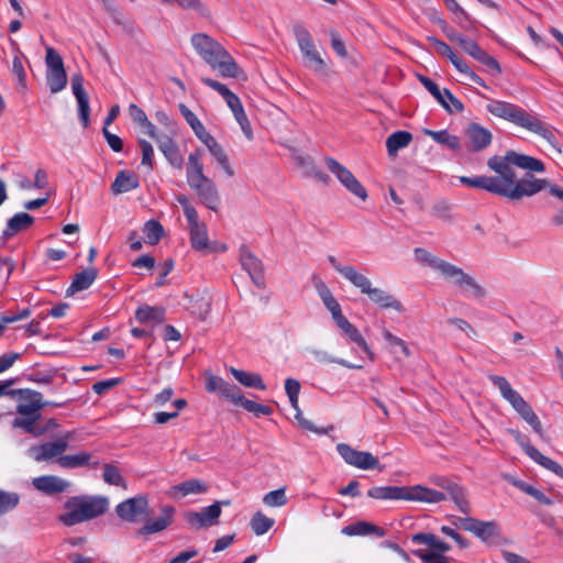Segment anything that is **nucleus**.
Returning a JSON list of instances; mask_svg holds the SVG:
<instances>
[{"label": "nucleus", "mask_w": 563, "mask_h": 563, "mask_svg": "<svg viewBox=\"0 0 563 563\" xmlns=\"http://www.w3.org/2000/svg\"><path fill=\"white\" fill-rule=\"evenodd\" d=\"M487 166L498 175L508 191H517L515 196H509L510 200L518 201L525 197H531L545 190L549 180L536 178L531 173H543L544 163L536 157L507 151L504 156L494 155L488 158Z\"/></svg>", "instance_id": "1"}, {"label": "nucleus", "mask_w": 563, "mask_h": 563, "mask_svg": "<svg viewBox=\"0 0 563 563\" xmlns=\"http://www.w3.org/2000/svg\"><path fill=\"white\" fill-rule=\"evenodd\" d=\"M115 512L119 518L128 522L144 521L137 534L147 536L166 530L174 521L176 509L174 506L163 505L156 519L148 518V499L146 496L140 495L117 505Z\"/></svg>", "instance_id": "2"}, {"label": "nucleus", "mask_w": 563, "mask_h": 563, "mask_svg": "<svg viewBox=\"0 0 563 563\" xmlns=\"http://www.w3.org/2000/svg\"><path fill=\"white\" fill-rule=\"evenodd\" d=\"M487 111L514 124L525 128L541 137H543L553 148L559 150L558 140L553 130L538 117L528 113L525 109L517 104L501 101L490 100L486 106Z\"/></svg>", "instance_id": "3"}, {"label": "nucleus", "mask_w": 563, "mask_h": 563, "mask_svg": "<svg viewBox=\"0 0 563 563\" xmlns=\"http://www.w3.org/2000/svg\"><path fill=\"white\" fill-rule=\"evenodd\" d=\"M190 41L198 55L222 77L239 78L243 74L229 52L208 34L196 33Z\"/></svg>", "instance_id": "4"}, {"label": "nucleus", "mask_w": 563, "mask_h": 563, "mask_svg": "<svg viewBox=\"0 0 563 563\" xmlns=\"http://www.w3.org/2000/svg\"><path fill=\"white\" fill-rule=\"evenodd\" d=\"M66 511L58 521L66 527L96 519L109 510V498L100 495L73 496L65 503Z\"/></svg>", "instance_id": "5"}, {"label": "nucleus", "mask_w": 563, "mask_h": 563, "mask_svg": "<svg viewBox=\"0 0 563 563\" xmlns=\"http://www.w3.org/2000/svg\"><path fill=\"white\" fill-rule=\"evenodd\" d=\"M490 382L496 386L501 396L512 406L517 413L531 426L533 431L541 438H544L542 423L532 407L522 398V396L511 388L509 382L504 376L490 375Z\"/></svg>", "instance_id": "6"}, {"label": "nucleus", "mask_w": 563, "mask_h": 563, "mask_svg": "<svg viewBox=\"0 0 563 563\" xmlns=\"http://www.w3.org/2000/svg\"><path fill=\"white\" fill-rule=\"evenodd\" d=\"M437 271L448 280L452 282L463 291H470L474 298H483L486 290L471 275L466 274L461 267H457L446 261L434 262Z\"/></svg>", "instance_id": "7"}, {"label": "nucleus", "mask_w": 563, "mask_h": 563, "mask_svg": "<svg viewBox=\"0 0 563 563\" xmlns=\"http://www.w3.org/2000/svg\"><path fill=\"white\" fill-rule=\"evenodd\" d=\"M294 33L303 57L305 66L314 71H323L325 62L316 48L310 32L302 25H295Z\"/></svg>", "instance_id": "8"}, {"label": "nucleus", "mask_w": 563, "mask_h": 563, "mask_svg": "<svg viewBox=\"0 0 563 563\" xmlns=\"http://www.w3.org/2000/svg\"><path fill=\"white\" fill-rule=\"evenodd\" d=\"M353 286L357 287L362 294L367 295L380 308L404 311V306L397 298L380 288L372 287V282L365 275L361 274Z\"/></svg>", "instance_id": "9"}, {"label": "nucleus", "mask_w": 563, "mask_h": 563, "mask_svg": "<svg viewBox=\"0 0 563 563\" xmlns=\"http://www.w3.org/2000/svg\"><path fill=\"white\" fill-rule=\"evenodd\" d=\"M328 169L335 175L338 180L354 196L363 201L367 198L364 186L355 178L351 170L332 157L324 158Z\"/></svg>", "instance_id": "10"}, {"label": "nucleus", "mask_w": 563, "mask_h": 563, "mask_svg": "<svg viewBox=\"0 0 563 563\" xmlns=\"http://www.w3.org/2000/svg\"><path fill=\"white\" fill-rule=\"evenodd\" d=\"M460 181L461 184L467 187L484 189L490 194L505 197L508 199L509 196L516 197V195L518 194L517 191H508L501 179V175L498 174L496 176H462L460 177Z\"/></svg>", "instance_id": "11"}, {"label": "nucleus", "mask_w": 563, "mask_h": 563, "mask_svg": "<svg viewBox=\"0 0 563 563\" xmlns=\"http://www.w3.org/2000/svg\"><path fill=\"white\" fill-rule=\"evenodd\" d=\"M336 451L344 462L360 470H374L379 466V461L372 453L357 451L346 443L336 444Z\"/></svg>", "instance_id": "12"}, {"label": "nucleus", "mask_w": 563, "mask_h": 563, "mask_svg": "<svg viewBox=\"0 0 563 563\" xmlns=\"http://www.w3.org/2000/svg\"><path fill=\"white\" fill-rule=\"evenodd\" d=\"M418 78L423 87L449 113L462 112L464 110V104L462 101L457 99L449 89L444 88L441 90L438 84H435L427 76L419 75Z\"/></svg>", "instance_id": "13"}, {"label": "nucleus", "mask_w": 563, "mask_h": 563, "mask_svg": "<svg viewBox=\"0 0 563 563\" xmlns=\"http://www.w3.org/2000/svg\"><path fill=\"white\" fill-rule=\"evenodd\" d=\"M8 395L19 396L20 402L16 405V413L20 416H40V410L45 407L40 391L32 389L11 390L9 388Z\"/></svg>", "instance_id": "14"}, {"label": "nucleus", "mask_w": 563, "mask_h": 563, "mask_svg": "<svg viewBox=\"0 0 563 563\" xmlns=\"http://www.w3.org/2000/svg\"><path fill=\"white\" fill-rule=\"evenodd\" d=\"M229 500L216 501L214 504L205 507L201 511H188L185 515V520L196 530L203 527L213 526L218 523V519L221 515V505H229Z\"/></svg>", "instance_id": "15"}, {"label": "nucleus", "mask_w": 563, "mask_h": 563, "mask_svg": "<svg viewBox=\"0 0 563 563\" xmlns=\"http://www.w3.org/2000/svg\"><path fill=\"white\" fill-rule=\"evenodd\" d=\"M454 525L464 531L472 532L484 542H488L498 534V527L495 521H482L473 517H460Z\"/></svg>", "instance_id": "16"}, {"label": "nucleus", "mask_w": 563, "mask_h": 563, "mask_svg": "<svg viewBox=\"0 0 563 563\" xmlns=\"http://www.w3.org/2000/svg\"><path fill=\"white\" fill-rule=\"evenodd\" d=\"M70 439V433H66L63 438L54 442H45L40 445H33L29 449V454L36 462L48 461L54 457L58 459L67 450Z\"/></svg>", "instance_id": "17"}, {"label": "nucleus", "mask_w": 563, "mask_h": 563, "mask_svg": "<svg viewBox=\"0 0 563 563\" xmlns=\"http://www.w3.org/2000/svg\"><path fill=\"white\" fill-rule=\"evenodd\" d=\"M206 389L234 405H240L243 399V394L236 385L231 384L219 376L210 375L206 380Z\"/></svg>", "instance_id": "18"}, {"label": "nucleus", "mask_w": 563, "mask_h": 563, "mask_svg": "<svg viewBox=\"0 0 563 563\" xmlns=\"http://www.w3.org/2000/svg\"><path fill=\"white\" fill-rule=\"evenodd\" d=\"M239 256L242 267L249 273L253 283L258 288H264V267L262 261L244 244L240 247Z\"/></svg>", "instance_id": "19"}, {"label": "nucleus", "mask_w": 563, "mask_h": 563, "mask_svg": "<svg viewBox=\"0 0 563 563\" xmlns=\"http://www.w3.org/2000/svg\"><path fill=\"white\" fill-rule=\"evenodd\" d=\"M71 90L78 104V117L84 128L90 124L89 97L84 88V77L80 73L71 76Z\"/></svg>", "instance_id": "20"}, {"label": "nucleus", "mask_w": 563, "mask_h": 563, "mask_svg": "<svg viewBox=\"0 0 563 563\" xmlns=\"http://www.w3.org/2000/svg\"><path fill=\"white\" fill-rule=\"evenodd\" d=\"M189 187L196 191L201 203H203L210 210H218L220 196L217 186L211 178H207L200 183L198 181L194 185H190Z\"/></svg>", "instance_id": "21"}, {"label": "nucleus", "mask_w": 563, "mask_h": 563, "mask_svg": "<svg viewBox=\"0 0 563 563\" xmlns=\"http://www.w3.org/2000/svg\"><path fill=\"white\" fill-rule=\"evenodd\" d=\"M446 499V494L422 485L406 486V500L438 504Z\"/></svg>", "instance_id": "22"}, {"label": "nucleus", "mask_w": 563, "mask_h": 563, "mask_svg": "<svg viewBox=\"0 0 563 563\" xmlns=\"http://www.w3.org/2000/svg\"><path fill=\"white\" fill-rule=\"evenodd\" d=\"M33 487L48 496L64 493L70 486V483L55 475H42L33 478Z\"/></svg>", "instance_id": "23"}, {"label": "nucleus", "mask_w": 563, "mask_h": 563, "mask_svg": "<svg viewBox=\"0 0 563 563\" xmlns=\"http://www.w3.org/2000/svg\"><path fill=\"white\" fill-rule=\"evenodd\" d=\"M203 150L197 148L191 152L188 156L187 167H186V178L188 185H194L196 183H200L206 180L208 177L203 174Z\"/></svg>", "instance_id": "24"}, {"label": "nucleus", "mask_w": 563, "mask_h": 563, "mask_svg": "<svg viewBox=\"0 0 563 563\" xmlns=\"http://www.w3.org/2000/svg\"><path fill=\"white\" fill-rule=\"evenodd\" d=\"M465 135L471 143L470 148L473 152H479L486 148L493 140L490 131L477 123H471L465 130Z\"/></svg>", "instance_id": "25"}, {"label": "nucleus", "mask_w": 563, "mask_h": 563, "mask_svg": "<svg viewBox=\"0 0 563 563\" xmlns=\"http://www.w3.org/2000/svg\"><path fill=\"white\" fill-rule=\"evenodd\" d=\"M462 48L465 53H467L474 59L486 66L489 70L494 71L497 75L501 73V68L497 59L490 56L484 49H482L475 41L468 38L467 42L464 43V46Z\"/></svg>", "instance_id": "26"}, {"label": "nucleus", "mask_w": 563, "mask_h": 563, "mask_svg": "<svg viewBox=\"0 0 563 563\" xmlns=\"http://www.w3.org/2000/svg\"><path fill=\"white\" fill-rule=\"evenodd\" d=\"M411 542L415 544H426L431 550L429 553H441L444 555L451 550V545L435 534L430 532H419L411 536Z\"/></svg>", "instance_id": "27"}, {"label": "nucleus", "mask_w": 563, "mask_h": 563, "mask_svg": "<svg viewBox=\"0 0 563 563\" xmlns=\"http://www.w3.org/2000/svg\"><path fill=\"white\" fill-rule=\"evenodd\" d=\"M139 186V178L133 172L120 170L111 185V191L114 195H120L136 189Z\"/></svg>", "instance_id": "28"}, {"label": "nucleus", "mask_w": 563, "mask_h": 563, "mask_svg": "<svg viewBox=\"0 0 563 563\" xmlns=\"http://www.w3.org/2000/svg\"><path fill=\"white\" fill-rule=\"evenodd\" d=\"M34 223V218L26 212L15 213L7 222V227L2 232V238L9 240L20 231H23Z\"/></svg>", "instance_id": "29"}, {"label": "nucleus", "mask_w": 563, "mask_h": 563, "mask_svg": "<svg viewBox=\"0 0 563 563\" xmlns=\"http://www.w3.org/2000/svg\"><path fill=\"white\" fill-rule=\"evenodd\" d=\"M98 276L95 267H88L80 273L75 274L71 285L66 290L67 296L88 289Z\"/></svg>", "instance_id": "30"}, {"label": "nucleus", "mask_w": 563, "mask_h": 563, "mask_svg": "<svg viewBox=\"0 0 563 563\" xmlns=\"http://www.w3.org/2000/svg\"><path fill=\"white\" fill-rule=\"evenodd\" d=\"M342 533L349 537L369 534H375L376 537H384L386 534V530L374 523L360 520L343 527Z\"/></svg>", "instance_id": "31"}, {"label": "nucleus", "mask_w": 563, "mask_h": 563, "mask_svg": "<svg viewBox=\"0 0 563 563\" xmlns=\"http://www.w3.org/2000/svg\"><path fill=\"white\" fill-rule=\"evenodd\" d=\"M224 100H225L228 107L232 110L236 121L241 125L243 133L245 134V136L249 140H251L253 136L251 124L245 114V111L243 109L240 98L233 92L231 96H229Z\"/></svg>", "instance_id": "32"}, {"label": "nucleus", "mask_w": 563, "mask_h": 563, "mask_svg": "<svg viewBox=\"0 0 563 563\" xmlns=\"http://www.w3.org/2000/svg\"><path fill=\"white\" fill-rule=\"evenodd\" d=\"M367 495L380 500H406V486H375L368 489Z\"/></svg>", "instance_id": "33"}, {"label": "nucleus", "mask_w": 563, "mask_h": 563, "mask_svg": "<svg viewBox=\"0 0 563 563\" xmlns=\"http://www.w3.org/2000/svg\"><path fill=\"white\" fill-rule=\"evenodd\" d=\"M443 490L446 492V494L450 496L461 512L464 515H470L472 512V507L468 503L466 490L463 486L452 481L445 488H443Z\"/></svg>", "instance_id": "34"}, {"label": "nucleus", "mask_w": 563, "mask_h": 563, "mask_svg": "<svg viewBox=\"0 0 563 563\" xmlns=\"http://www.w3.org/2000/svg\"><path fill=\"white\" fill-rule=\"evenodd\" d=\"M191 247L199 252H213L216 249L210 246L205 223L189 228Z\"/></svg>", "instance_id": "35"}, {"label": "nucleus", "mask_w": 563, "mask_h": 563, "mask_svg": "<svg viewBox=\"0 0 563 563\" xmlns=\"http://www.w3.org/2000/svg\"><path fill=\"white\" fill-rule=\"evenodd\" d=\"M179 110L185 118L186 122L190 125L195 135L205 144L209 140H211L213 136L207 132L205 125L201 123V121L197 118V115L188 109L185 104H179Z\"/></svg>", "instance_id": "36"}, {"label": "nucleus", "mask_w": 563, "mask_h": 563, "mask_svg": "<svg viewBox=\"0 0 563 563\" xmlns=\"http://www.w3.org/2000/svg\"><path fill=\"white\" fill-rule=\"evenodd\" d=\"M166 310L159 306H140L135 311V319L140 323H162L165 320Z\"/></svg>", "instance_id": "37"}, {"label": "nucleus", "mask_w": 563, "mask_h": 563, "mask_svg": "<svg viewBox=\"0 0 563 563\" xmlns=\"http://www.w3.org/2000/svg\"><path fill=\"white\" fill-rule=\"evenodd\" d=\"M342 333L353 343H355L357 346H360L367 355L368 357L374 361V353L372 352L371 347L364 340L363 335L358 331V329L352 324L347 319L342 322L338 327Z\"/></svg>", "instance_id": "38"}, {"label": "nucleus", "mask_w": 563, "mask_h": 563, "mask_svg": "<svg viewBox=\"0 0 563 563\" xmlns=\"http://www.w3.org/2000/svg\"><path fill=\"white\" fill-rule=\"evenodd\" d=\"M230 373L241 385L245 387L260 390L266 389V385L264 384L262 376L256 373H250L234 367L230 368Z\"/></svg>", "instance_id": "39"}, {"label": "nucleus", "mask_w": 563, "mask_h": 563, "mask_svg": "<svg viewBox=\"0 0 563 563\" xmlns=\"http://www.w3.org/2000/svg\"><path fill=\"white\" fill-rule=\"evenodd\" d=\"M423 133L426 135L432 137V140L434 142H437L443 146H446L448 148H450L454 152H459L462 148L460 137L456 135L450 134L446 130L432 131L429 129H424Z\"/></svg>", "instance_id": "40"}, {"label": "nucleus", "mask_w": 563, "mask_h": 563, "mask_svg": "<svg viewBox=\"0 0 563 563\" xmlns=\"http://www.w3.org/2000/svg\"><path fill=\"white\" fill-rule=\"evenodd\" d=\"M210 154L214 157L218 164L222 167L225 174L229 177L234 175V170L232 169L229 158L223 150V147L217 142L214 137L205 143Z\"/></svg>", "instance_id": "41"}, {"label": "nucleus", "mask_w": 563, "mask_h": 563, "mask_svg": "<svg viewBox=\"0 0 563 563\" xmlns=\"http://www.w3.org/2000/svg\"><path fill=\"white\" fill-rule=\"evenodd\" d=\"M412 141V135L407 131H397L391 133L386 140L387 152L390 156H395L397 152L405 148Z\"/></svg>", "instance_id": "42"}, {"label": "nucleus", "mask_w": 563, "mask_h": 563, "mask_svg": "<svg viewBox=\"0 0 563 563\" xmlns=\"http://www.w3.org/2000/svg\"><path fill=\"white\" fill-rule=\"evenodd\" d=\"M40 416H20L16 417L12 424L14 428H20L24 432L32 434L33 437H40L43 434L44 429H40Z\"/></svg>", "instance_id": "43"}, {"label": "nucleus", "mask_w": 563, "mask_h": 563, "mask_svg": "<svg viewBox=\"0 0 563 563\" xmlns=\"http://www.w3.org/2000/svg\"><path fill=\"white\" fill-rule=\"evenodd\" d=\"M208 485L197 478H191L185 482H181L175 486L172 487V489L179 494L180 496L185 497L190 494H205L208 492Z\"/></svg>", "instance_id": "44"}, {"label": "nucleus", "mask_w": 563, "mask_h": 563, "mask_svg": "<svg viewBox=\"0 0 563 563\" xmlns=\"http://www.w3.org/2000/svg\"><path fill=\"white\" fill-rule=\"evenodd\" d=\"M131 119L139 124L148 136L155 135L156 126L147 119L146 113L135 103L129 106Z\"/></svg>", "instance_id": "45"}, {"label": "nucleus", "mask_w": 563, "mask_h": 563, "mask_svg": "<svg viewBox=\"0 0 563 563\" xmlns=\"http://www.w3.org/2000/svg\"><path fill=\"white\" fill-rule=\"evenodd\" d=\"M91 454L88 452H80L73 455H62L57 459V464L63 468H77L89 465Z\"/></svg>", "instance_id": "46"}, {"label": "nucleus", "mask_w": 563, "mask_h": 563, "mask_svg": "<svg viewBox=\"0 0 563 563\" xmlns=\"http://www.w3.org/2000/svg\"><path fill=\"white\" fill-rule=\"evenodd\" d=\"M529 457L543 466L544 468L553 472L559 477L563 478V467L555 461L543 455L537 448H529Z\"/></svg>", "instance_id": "47"}, {"label": "nucleus", "mask_w": 563, "mask_h": 563, "mask_svg": "<svg viewBox=\"0 0 563 563\" xmlns=\"http://www.w3.org/2000/svg\"><path fill=\"white\" fill-rule=\"evenodd\" d=\"M46 81L52 93L62 91L67 85V75L65 68L47 69Z\"/></svg>", "instance_id": "48"}, {"label": "nucleus", "mask_w": 563, "mask_h": 563, "mask_svg": "<svg viewBox=\"0 0 563 563\" xmlns=\"http://www.w3.org/2000/svg\"><path fill=\"white\" fill-rule=\"evenodd\" d=\"M102 470H103L102 478L107 484L113 485V486H119L124 489L128 488L126 481L121 475L119 468L115 465L106 463V464H103Z\"/></svg>", "instance_id": "49"}, {"label": "nucleus", "mask_w": 563, "mask_h": 563, "mask_svg": "<svg viewBox=\"0 0 563 563\" xmlns=\"http://www.w3.org/2000/svg\"><path fill=\"white\" fill-rule=\"evenodd\" d=\"M275 523L273 518L266 517L262 511H257L251 519V528L256 536L265 534Z\"/></svg>", "instance_id": "50"}, {"label": "nucleus", "mask_w": 563, "mask_h": 563, "mask_svg": "<svg viewBox=\"0 0 563 563\" xmlns=\"http://www.w3.org/2000/svg\"><path fill=\"white\" fill-rule=\"evenodd\" d=\"M143 232L146 238V243L155 245L159 242L163 236V225L156 220H148L143 228Z\"/></svg>", "instance_id": "51"}, {"label": "nucleus", "mask_w": 563, "mask_h": 563, "mask_svg": "<svg viewBox=\"0 0 563 563\" xmlns=\"http://www.w3.org/2000/svg\"><path fill=\"white\" fill-rule=\"evenodd\" d=\"M328 261L331 266L341 274L345 279H347L352 285L358 278L361 273L356 271V268L352 265H341L334 255H329Z\"/></svg>", "instance_id": "52"}, {"label": "nucleus", "mask_w": 563, "mask_h": 563, "mask_svg": "<svg viewBox=\"0 0 563 563\" xmlns=\"http://www.w3.org/2000/svg\"><path fill=\"white\" fill-rule=\"evenodd\" d=\"M20 503V495L0 489V516L13 510Z\"/></svg>", "instance_id": "53"}, {"label": "nucleus", "mask_w": 563, "mask_h": 563, "mask_svg": "<svg viewBox=\"0 0 563 563\" xmlns=\"http://www.w3.org/2000/svg\"><path fill=\"white\" fill-rule=\"evenodd\" d=\"M239 406H242L246 411L254 413L256 417L271 416L274 411L271 406L257 404L246 399L244 396Z\"/></svg>", "instance_id": "54"}, {"label": "nucleus", "mask_w": 563, "mask_h": 563, "mask_svg": "<svg viewBox=\"0 0 563 563\" xmlns=\"http://www.w3.org/2000/svg\"><path fill=\"white\" fill-rule=\"evenodd\" d=\"M287 501L285 488L272 490L263 497V503L269 507H282L285 506Z\"/></svg>", "instance_id": "55"}, {"label": "nucleus", "mask_w": 563, "mask_h": 563, "mask_svg": "<svg viewBox=\"0 0 563 563\" xmlns=\"http://www.w3.org/2000/svg\"><path fill=\"white\" fill-rule=\"evenodd\" d=\"M312 354L314 355L316 360L319 363H336V364L342 365L347 368H357V369L363 367L362 365L351 364L343 358L333 357L328 352L322 351V350H313Z\"/></svg>", "instance_id": "56"}, {"label": "nucleus", "mask_w": 563, "mask_h": 563, "mask_svg": "<svg viewBox=\"0 0 563 563\" xmlns=\"http://www.w3.org/2000/svg\"><path fill=\"white\" fill-rule=\"evenodd\" d=\"M412 553L418 556L422 563H450L451 558L441 553H429L424 550H413Z\"/></svg>", "instance_id": "57"}, {"label": "nucleus", "mask_w": 563, "mask_h": 563, "mask_svg": "<svg viewBox=\"0 0 563 563\" xmlns=\"http://www.w3.org/2000/svg\"><path fill=\"white\" fill-rule=\"evenodd\" d=\"M383 338L388 342L390 347H398L404 354V356H410V350L402 339L394 335L389 330L386 329L383 331Z\"/></svg>", "instance_id": "58"}, {"label": "nucleus", "mask_w": 563, "mask_h": 563, "mask_svg": "<svg viewBox=\"0 0 563 563\" xmlns=\"http://www.w3.org/2000/svg\"><path fill=\"white\" fill-rule=\"evenodd\" d=\"M12 74L16 77L18 84L22 87H26V73L20 55H15L12 60L11 67Z\"/></svg>", "instance_id": "59"}, {"label": "nucleus", "mask_w": 563, "mask_h": 563, "mask_svg": "<svg viewBox=\"0 0 563 563\" xmlns=\"http://www.w3.org/2000/svg\"><path fill=\"white\" fill-rule=\"evenodd\" d=\"M46 66L47 69H64V62L60 54L53 47H46Z\"/></svg>", "instance_id": "60"}, {"label": "nucleus", "mask_w": 563, "mask_h": 563, "mask_svg": "<svg viewBox=\"0 0 563 563\" xmlns=\"http://www.w3.org/2000/svg\"><path fill=\"white\" fill-rule=\"evenodd\" d=\"M139 146L142 151V164L147 166L148 169H153V156L154 150L150 142L146 140L140 139Z\"/></svg>", "instance_id": "61"}, {"label": "nucleus", "mask_w": 563, "mask_h": 563, "mask_svg": "<svg viewBox=\"0 0 563 563\" xmlns=\"http://www.w3.org/2000/svg\"><path fill=\"white\" fill-rule=\"evenodd\" d=\"M150 137L157 143V146L163 154H165L167 151H170L177 145L172 136L167 134H158L157 130L155 131V135Z\"/></svg>", "instance_id": "62"}, {"label": "nucleus", "mask_w": 563, "mask_h": 563, "mask_svg": "<svg viewBox=\"0 0 563 563\" xmlns=\"http://www.w3.org/2000/svg\"><path fill=\"white\" fill-rule=\"evenodd\" d=\"M317 290L327 309L338 303L331 290L323 282L317 284Z\"/></svg>", "instance_id": "63"}, {"label": "nucleus", "mask_w": 563, "mask_h": 563, "mask_svg": "<svg viewBox=\"0 0 563 563\" xmlns=\"http://www.w3.org/2000/svg\"><path fill=\"white\" fill-rule=\"evenodd\" d=\"M168 163L176 169H181L184 166V156L180 153L178 145L164 154Z\"/></svg>", "instance_id": "64"}]
</instances>
